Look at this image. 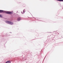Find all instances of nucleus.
<instances>
[{
  "mask_svg": "<svg viewBox=\"0 0 63 63\" xmlns=\"http://www.w3.org/2000/svg\"><path fill=\"white\" fill-rule=\"evenodd\" d=\"M0 17H2V15H0Z\"/></svg>",
  "mask_w": 63,
  "mask_h": 63,
  "instance_id": "obj_7",
  "label": "nucleus"
},
{
  "mask_svg": "<svg viewBox=\"0 0 63 63\" xmlns=\"http://www.w3.org/2000/svg\"><path fill=\"white\" fill-rule=\"evenodd\" d=\"M22 14H23V13H22Z\"/></svg>",
  "mask_w": 63,
  "mask_h": 63,
  "instance_id": "obj_8",
  "label": "nucleus"
},
{
  "mask_svg": "<svg viewBox=\"0 0 63 63\" xmlns=\"http://www.w3.org/2000/svg\"><path fill=\"white\" fill-rule=\"evenodd\" d=\"M6 13V14H9L10 15L11 14H13V13L11 12L6 11H4L3 10H0V13Z\"/></svg>",
  "mask_w": 63,
  "mask_h": 63,
  "instance_id": "obj_1",
  "label": "nucleus"
},
{
  "mask_svg": "<svg viewBox=\"0 0 63 63\" xmlns=\"http://www.w3.org/2000/svg\"><path fill=\"white\" fill-rule=\"evenodd\" d=\"M57 1H63V0H56Z\"/></svg>",
  "mask_w": 63,
  "mask_h": 63,
  "instance_id": "obj_5",
  "label": "nucleus"
},
{
  "mask_svg": "<svg viewBox=\"0 0 63 63\" xmlns=\"http://www.w3.org/2000/svg\"><path fill=\"white\" fill-rule=\"evenodd\" d=\"M6 22L7 23H8V24H10V25H13V22L10 21H6Z\"/></svg>",
  "mask_w": 63,
  "mask_h": 63,
  "instance_id": "obj_2",
  "label": "nucleus"
},
{
  "mask_svg": "<svg viewBox=\"0 0 63 63\" xmlns=\"http://www.w3.org/2000/svg\"><path fill=\"white\" fill-rule=\"evenodd\" d=\"M21 20V18L20 17L18 18H17V20L18 21H19L20 20Z\"/></svg>",
  "mask_w": 63,
  "mask_h": 63,
  "instance_id": "obj_3",
  "label": "nucleus"
},
{
  "mask_svg": "<svg viewBox=\"0 0 63 63\" xmlns=\"http://www.w3.org/2000/svg\"><path fill=\"white\" fill-rule=\"evenodd\" d=\"M25 12V10L24 9L23 10V13H24Z\"/></svg>",
  "mask_w": 63,
  "mask_h": 63,
  "instance_id": "obj_6",
  "label": "nucleus"
},
{
  "mask_svg": "<svg viewBox=\"0 0 63 63\" xmlns=\"http://www.w3.org/2000/svg\"><path fill=\"white\" fill-rule=\"evenodd\" d=\"M6 63H11V61H7V62H6Z\"/></svg>",
  "mask_w": 63,
  "mask_h": 63,
  "instance_id": "obj_4",
  "label": "nucleus"
}]
</instances>
